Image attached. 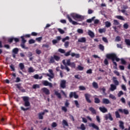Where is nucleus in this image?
Masks as SVG:
<instances>
[{"mask_svg": "<svg viewBox=\"0 0 130 130\" xmlns=\"http://www.w3.org/2000/svg\"><path fill=\"white\" fill-rule=\"evenodd\" d=\"M106 57L107 58H108V59H111L113 63V64H114L115 67H116V68L117 67V63H116V61H119V60H120V59H119V58L117 57V56L116 55L115 53H111V54H108L106 55Z\"/></svg>", "mask_w": 130, "mask_h": 130, "instance_id": "f257e3e1", "label": "nucleus"}, {"mask_svg": "<svg viewBox=\"0 0 130 130\" xmlns=\"http://www.w3.org/2000/svg\"><path fill=\"white\" fill-rule=\"evenodd\" d=\"M113 82L115 85L112 84H111L110 88V90L112 91H114V90H116V86H118V85H119V82L117 80V78L115 77H113Z\"/></svg>", "mask_w": 130, "mask_h": 130, "instance_id": "f03ea898", "label": "nucleus"}, {"mask_svg": "<svg viewBox=\"0 0 130 130\" xmlns=\"http://www.w3.org/2000/svg\"><path fill=\"white\" fill-rule=\"evenodd\" d=\"M71 16L74 20H76V21H78V22H82V21L84 20V16L78 14L73 13L71 14Z\"/></svg>", "mask_w": 130, "mask_h": 130, "instance_id": "7ed1b4c3", "label": "nucleus"}, {"mask_svg": "<svg viewBox=\"0 0 130 130\" xmlns=\"http://www.w3.org/2000/svg\"><path fill=\"white\" fill-rule=\"evenodd\" d=\"M56 61H59L60 60V56L54 54L53 56H51L49 61V63H54Z\"/></svg>", "mask_w": 130, "mask_h": 130, "instance_id": "20e7f679", "label": "nucleus"}, {"mask_svg": "<svg viewBox=\"0 0 130 130\" xmlns=\"http://www.w3.org/2000/svg\"><path fill=\"white\" fill-rule=\"evenodd\" d=\"M72 50H69L68 52L65 53L64 55L65 56H69L71 55L72 57H75L76 58H79L80 57L79 54H76L75 53H71Z\"/></svg>", "mask_w": 130, "mask_h": 130, "instance_id": "39448f33", "label": "nucleus"}, {"mask_svg": "<svg viewBox=\"0 0 130 130\" xmlns=\"http://www.w3.org/2000/svg\"><path fill=\"white\" fill-rule=\"evenodd\" d=\"M23 101L24 102V106L25 107H28L30 106V102H29V97L28 96H22V97Z\"/></svg>", "mask_w": 130, "mask_h": 130, "instance_id": "423d86ee", "label": "nucleus"}, {"mask_svg": "<svg viewBox=\"0 0 130 130\" xmlns=\"http://www.w3.org/2000/svg\"><path fill=\"white\" fill-rule=\"evenodd\" d=\"M84 97L87 103H92V101H91L90 99L91 97H92V95L90 93H85Z\"/></svg>", "mask_w": 130, "mask_h": 130, "instance_id": "0eeeda50", "label": "nucleus"}, {"mask_svg": "<svg viewBox=\"0 0 130 130\" xmlns=\"http://www.w3.org/2000/svg\"><path fill=\"white\" fill-rule=\"evenodd\" d=\"M70 98H73L74 97L75 99H78L79 98V95L77 94L76 92H71L69 94Z\"/></svg>", "mask_w": 130, "mask_h": 130, "instance_id": "6e6552de", "label": "nucleus"}, {"mask_svg": "<svg viewBox=\"0 0 130 130\" xmlns=\"http://www.w3.org/2000/svg\"><path fill=\"white\" fill-rule=\"evenodd\" d=\"M67 66L71 67V68H76V64L74 62H71V59H68L67 60Z\"/></svg>", "mask_w": 130, "mask_h": 130, "instance_id": "1a4fd4ad", "label": "nucleus"}, {"mask_svg": "<svg viewBox=\"0 0 130 130\" xmlns=\"http://www.w3.org/2000/svg\"><path fill=\"white\" fill-rule=\"evenodd\" d=\"M41 91L43 92V93H45L46 95H49L50 94V91H49V89H47L46 87L42 88L41 89Z\"/></svg>", "mask_w": 130, "mask_h": 130, "instance_id": "9d476101", "label": "nucleus"}, {"mask_svg": "<svg viewBox=\"0 0 130 130\" xmlns=\"http://www.w3.org/2000/svg\"><path fill=\"white\" fill-rule=\"evenodd\" d=\"M42 84L43 85H44V86H49L50 87V88H52L53 86H52V83H50L49 82H48L47 80H44L42 82Z\"/></svg>", "mask_w": 130, "mask_h": 130, "instance_id": "9b49d317", "label": "nucleus"}, {"mask_svg": "<svg viewBox=\"0 0 130 130\" xmlns=\"http://www.w3.org/2000/svg\"><path fill=\"white\" fill-rule=\"evenodd\" d=\"M67 81L64 80H62L60 82V87L62 88V89H65L66 87H67Z\"/></svg>", "mask_w": 130, "mask_h": 130, "instance_id": "f8f14e48", "label": "nucleus"}, {"mask_svg": "<svg viewBox=\"0 0 130 130\" xmlns=\"http://www.w3.org/2000/svg\"><path fill=\"white\" fill-rule=\"evenodd\" d=\"M56 40H53L52 41V44L54 45V44H56V43H58L60 40H61V37L60 36H57Z\"/></svg>", "mask_w": 130, "mask_h": 130, "instance_id": "ddd939ff", "label": "nucleus"}, {"mask_svg": "<svg viewBox=\"0 0 130 130\" xmlns=\"http://www.w3.org/2000/svg\"><path fill=\"white\" fill-rule=\"evenodd\" d=\"M67 19H68L69 22L70 23H72V24H73V25H78V22L73 20V19H72V18H71V17H70V15H67Z\"/></svg>", "mask_w": 130, "mask_h": 130, "instance_id": "4468645a", "label": "nucleus"}, {"mask_svg": "<svg viewBox=\"0 0 130 130\" xmlns=\"http://www.w3.org/2000/svg\"><path fill=\"white\" fill-rule=\"evenodd\" d=\"M118 111L119 112H121V113L125 114L126 115H127V114L129 113V112H128V110L125 109H124L123 110H122V109H119Z\"/></svg>", "mask_w": 130, "mask_h": 130, "instance_id": "2eb2a0df", "label": "nucleus"}, {"mask_svg": "<svg viewBox=\"0 0 130 130\" xmlns=\"http://www.w3.org/2000/svg\"><path fill=\"white\" fill-rule=\"evenodd\" d=\"M16 87L17 89H19L20 91H21L22 92H26V90L25 89L23 88V87L21 86V84H16Z\"/></svg>", "mask_w": 130, "mask_h": 130, "instance_id": "dca6fc26", "label": "nucleus"}, {"mask_svg": "<svg viewBox=\"0 0 130 130\" xmlns=\"http://www.w3.org/2000/svg\"><path fill=\"white\" fill-rule=\"evenodd\" d=\"M89 126H91L92 127V128H94V129L96 130H100L99 127L97 126V125L95 124L94 123H92L89 125Z\"/></svg>", "mask_w": 130, "mask_h": 130, "instance_id": "f3484780", "label": "nucleus"}, {"mask_svg": "<svg viewBox=\"0 0 130 130\" xmlns=\"http://www.w3.org/2000/svg\"><path fill=\"white\" fill-rule=\"evenodd\" d=\"M119 126L121 129L123 130L124 129V123L122 121H119Z\"/></svg>", "mask_w": 130, "mask_h": 130, "instance_id": "a211bd4d", "label": "nucleus"}, {"mask_svg": "<svg viewBox=\"0 0 130 130\" xmlns=\"http://www.w3.org/2000/svg\"><path fill=\"white\" fill-rule=\"evenodd\" d=\"M108 116L106 115L105 116V119L106 120H107L108 119L111 120V121H112L113 120V118H112V116H111V114L109 113Z\"/></svg>", "mask_w": 130, "mask_h": 130, "instance_id": "6ab92c4d", "label": "nucleus"}, {"mask_svg": "<svg viewBox=\"0 0 130 130\" xmlns=\"http://www.w3.org/2000/svg\"><path fill=\"white\" fill-rule=\"evenodd\" d=\"M99 110L103 113H105L107 112V109L106 108H105V107H100L99 108Z\"/></svg>", "mask_w": 130, "mask_h": 130, "instance_id": "aec40b11", "label": "nucleus"}, {"mask_svg": "<svg viewBox=\"0 0 130 130\" xmlns=\"http://www.w3.org/2000/svg\"><path fill=\"white\" fill-rule=\"evenodd\" d=\"M88 110H89V111H91V113L92 114H96L97 112H96V110H95V109H94V108L91 107H89L88 109Z\"/></svg>", "mask_w": 130, "mask_h": 130, "instance_id": "412c9836", "label": "nucleus"}, {"mask_svg": "<svg viewBox=\"0 0 130 130\" xmlns=\"http://www.w3.org/2000/svg\"><path fill=\"white\" fill-rule=\"evenodd\" d=\"M88 34L89 36L91 37V38H94V37H95V34H94V32H93V31H92L91 30H89L88 31Z\"/></svg>", "mask_w": 130, "mask_h": 130, "instance_id": "4be33fe9", "label": "nucleus"}, {"mask_svg": "<svg viewBox=\"0 0 130 130\" xmlns=\"http://www.w3.org/2000/svg\"><path fill=\"white\" fill-rule=\"evenodd\" d=\"M44 114H45L44 112L39 113L38 114L39 119H43V115H44Z\"/></svg>", "mask_w": 130, "mask_h": 130, "instance_id": "5701e85b", "label": "nucleus"}, {"mask_svg": "<svg viewBox=\"0 0 130 130\" xmlns=\"http://www.w3.org/2000/svg\"><path fill=\"white\" fill-rule=\"evenodd\" d=\"M99 90L100 92H101L102 94H106V93L105 92L106 91V89L105 88V87H103L100 88Z\"/></svg>", "mask_w": 130, "mask_h": 130, "instance_id": "b1692460", "label": "nucleus"}, {"mask_svg": "<svg viewBox=\"0 0 130 130\" xmlns=\"http://www.w3.org/2000/svg\"><path fill=\"white\" fill-rule=\"evenodd\" d=\"M54 94H55V95H56V96H57V97L59 99H61V94H60V93L58 92V91L55 90Z\"/></svg>", "mask_w": 130, "mask_h": 130, "instance_id": "393cba45", "label": "nucleus"}, {"mask_svg": "<svg viewBox=\"0 0 130 130\" xmlns=\"http://www.w3.org/2000/svg\"><path fill=\"white\" fill-rule=\"evenodd\" d=\"M103 103L104 104H109V103H110V101L107 99H103Z\"/></svg>", "mask_w": 130, "mask_h": 130, "instance_id": "a878e982", "label": "nucleus"}, {"mask_svg": "<svg viewBox=\"0 0 130 130\" xmlns=\"http://www.w3.org/2000/svg\"><path fill=\"white\" fill-rule=\"evenodd\" d=\"M78 42L85 43V42H86V38L82 37L81 38L79 39Z\"/></svg>", "mask_w": 130, "mask_h": 130, "instance_id": "bb28decb", "label": "nucleus"}, {"mask_svg": "<svg viewBox=\"0 0 130 130\" xmlns=\"http://www.w3.org/2000/svg\"><path fill=\"white\" fill-rule=\"evenodd\" d=\"M92 87H93L94 89H98V88H99V86H98V83L95 82H93L92 83Z\"/></svg>", "mask_w": 130, "mask_h": 130, "instance_id": "cd10ccee", "label": "nucleus"}, {"mask_svg": "<svg viewBox=\"0 0 130 130\" xmlns=\"http://www.w3.org/2000/svg\"><path fill=\"white\" fill-rule=\"evenodd\" d=\"M13 53H14V54H18V52H19V49L17 48H14L12 50Z\"/></svg>", "mask_w": 130, "mask_h": 130, "instance_id": "c85d7f7f", "label": "nucleus"}, {"mask_svg": "<svg viewBox=\"0 0 130 130\" xmlns=\"http://www.w3.org/2000/svg\"><path fill=\"white\" fill-rule=\"evenodd\" d=\"M19 67L20 70H21V71H23V70H24V69H25V66L24 65V63H20L19 64Z\"/></svg>", "mask_w": 130, "mask_h": 130, "instance_id": "c756f323", "label": "nucleus"}, {"mask_svg": "<svg viewBox=\"0 0 130 130\" xmlns=\"http://www.w3.org/2000/svg\"><path fill=\"white\" fill-rule=\"evenodd\" d=\"M62 125H65V126H69V123H68V121L66 120H63L62 122Z\"/></svg>", "mask_w": 130, "mask_h": 130, "instance_id": "7c9ffc66", "label": "nucleus"}, {"mask_svg": "<svg viewBox=\"0 0 130 130\" xmlns=\"http://www.w3.org/2000/svg\"><path fill=\"white\" fill-rule=\"evenodd\" d=\"M120 23H119V22H118V20L114 19L113 20V25H115V26H117L118 25H120Z\"/></svg>", "mask_w": 130, "mask_h": 130, "instance_id": "2f4dec72", "label": "nucleus"}, {"mask_svg": "<svg viewBox=\"0 0 130 130\" xmlns=\"http://www.w3.org/2000/svg\"><path fill=\"white\" fill-rule=\"evenodd\" d=\"M116 18H117V19H118V20H121L122 21H125V20L124 19V18H123V16H121L120 15L116 16Z\"/></svg>", "mask_w": 130, "mask_h": 130, "instance_id": "473e14b6", "label": "nucleus"}, {"mask_svg": "<svg viewBox=\"0 0 130 130\" xmlns=\"http://www.w3.org/2000/svg\"><path fill=\"white\" fill-rule=\"evenodd\" d=\"M35 70L33 69V67H30L28 69V73H34Z\"/></svg>", "mask_w": 130, "mask_h": 130, "instance_id": "72a5a7b5", "label": "nucleus"}, {"mask_svg": "<svg viewBox=\"0 0 130 130\" xmlns=\"http://www.w3.org/2000/svg\"><path fill=\"white\" fill-rule=\"evenodd\" d=\"M94 103H95V104H99V103H100V99L98 98H95Z\"/></svg>", "mask_w": 130, "mask_h": 130, "instance_id": "f704fd0d", "label": "nucleus"}, {"mask_svg": "<svg viewBox=\"0 0 130 130\" xmlns=\"http://www.w3.org/2000/svg\"><path fill=\"white\" fill-rule=\"evenodd\" d=\"M99 48L102 51H104V46L102 44H100L99 45Z\"/></svg>", "mask_w": 130, "mask_h": 130, "instance_id": "c9c22d12", "label": "nucleus"}, {"mask_svg": "<svg viewBox=\"0 0 130 130\" xmlns=\"http://www.w3.org/2000/svg\"><path fill=\"white\" fill-rule=\"evenodd\" d=\"M105 25L107 28H109V27H111V23H110L109 21H106L105 22Z\"/></svg>", "mask_w": 130, "mask_h": 130, "instance_id": "e433bc0d", "label": "nucleus"}, {"mask_svg": "<svg viewBox=\"0 0 130 130\" xmlns=\"http://www.w3.org/2000/svg\"><path fill=\"white\" fill-rule=\"evenodd\" d=\"M40 85L39 84H34L32 85V89H39Z\"/></svg>", "mask_w": 130, "mask_h": 130, "instance_id": "4c0bfd02", "label": "nucleus"}, {"mask_svg": "<svg viewBox=\"0 0 130 130\" xmlns=\"http://www.w3.org/2000/svg\"><path fill=\"white\" fill-rule=\"evenodd\" d=\"M125 43L126 44V45H128V46H130V40L129 39H125Z\"/></svg>", "mask_w": 130, "mask_h": 130, "instance_id": "58836bf2", "label": "nucleus"}, {"mask_svg": "<svg viewBox=\"0 0 130 130\" xmlns=\"http://www.w3.org/2000/svg\"><path fill=\"white\" fill-rule=\"evenodd\" d=\"M115 116L117 118H120V114H119V113L118 111H116L115 112Z\"/></svg>", "mask_w": 130, "mask_h": 130, "instance_id": "ea45409f", "label": "nucleus"}, {"mask_svg": "<svg viewBox=\"0 0 130 130\" xmlns=\"http://www.w3.org/2000/svg\"><path fill=\"white\" fill-rule=\"evenodd\" d=\"M79 89L80 91H85V90H86V87L84 86H80Z\"/></svg>", "mask_w": 130, "mask_h": 130, "instance_id": "a19ab883", "label": "nucleus"}, {"mask_svg": "<svg viewBox=\"0 0 130 130\" xmlns=\"http://www.w3.org/2000/svg\"><path fill=\"white\" fill-rule=\"evenodd\" d=\"M61 110L62 111H64V112L66 113L68 111V109L67 108V107L62 106L61 107Z\"/></svg>", "mask_w": 130, "mask_h": 130, "instance_id": "79ce46f5", "label": "nucleus"}, {"mask_svg": "<svg viewBox=\"0 0 130 130\" xmlns=\"http://www.w3.org/2000/svg\"><path fill=\"white\" fill-rule=\"evenodd\" d=\"M49 73L50 74L51 76H53V78H54V74H53V71L52 69H49L48 70Z\"/></svg>", "mask_w": 130, "mask_h": 130, "instance_id": "37998d69", "label": "nucleus"}, {"mask_svg": "<svg viewBox=\"0 0 130 130\" xmlns=\"http://www.w3.org/2000/svg\"><path fill=\"white\" fill-rule=\"evenodd\" d=\"M20 46L22 47V48H23V49H28V47L25 46V44L21 43L20 44Z\"/></svg>", "mask_w": 130, "mask_h": 130, "instance_id": "c03bdc74", "label": "nucleus"}, {"mask_svg": "<svg viewBox=\"0 0 130 130\" xmlns=\"http://www.w3.org/2000/svg\"><path fill=\"white\" fill-rule=\"evenodd\" d=\"M43 75L47 76V77H49V78H51V79H53V76H52L48 73H47V74L43 73Z\"/></svg>", "mask_w": 130, "mask_h": 130, "instance_id": "a18cd8bd", "label": "nucleus"}, {"mask_svg": "<svg viewBox=\"0 0 130 130\" xmlns=\"http://www.w3.org/2000/svg\"><path fill=\"white\" fill-rule=\"evenodd\" d=\"M120 60L122 64H126V61L124 59L122 58L120 59Z\"/></svg>", "mask_w": 130, "mask_h": 130, "instance_id": "49530a36", "label": "nucleus"}, {"mask_svg": "<svg viewBox=\"0 0 130 130\" xmlns=\"http://www.w3.org/2000/svg\"><path fill=\"white\" fill-rule=\"evenodd\" d=\"M74 103L76 107H77L78 108H80V104H79V102H78V101L77 100L75 101Z\"/></svg>", "mask_w": 130, "mask_h": 130, "instance_id": "de8ad7c7", "label": "nucleus"}, {"mask_svg": "<svg viewBox=\"0 0 130 130\" xmlns=\"http://www.w3.org/2000/svg\"><path fill=\"white\" fill-rule=\"evenodd\" d=\"M80 129L81 130H85L86 129V127L85 126V124H81L80 127Z\"/></svg>", "mask_w": 130, "mask_h": 130, "instance_id": "09e8293b", "label": "nucleus"}, {"mask_svg": "<svg viewBox=\"0 0 130 130\" xmlns=\"http://www.w3.org/2000/svg\"><path fill=\"white\" fill-rule=\"evenodd\" d=\"M28 43L29 44H33L35 43V40L31 39L28 41Z\"/></svg>", "mask_w": 130, "mask_h": 130, "instance_id": "8fccbe9b", "label": "nucleus"}, {"mask_svg": "<svg viewBox=\"0 0 130 130\" xmlns=\"http://www.w3.org/2000/svg\"><path fill=\"white\" fill-rule=\"evenodd\" d=\"M115 41H117V42H119V41H121V39L120 38V37L117 36L115 39Z\"/></svg>", "mask_w": 130, "mask_h": 130, "instance_id": "3c124183", "label": "nucleus"}, {"mask_svg": "<svg viewBox=\"0 0 130 130\" xmlns=\"http://www.w3.org/2000/svg\"><path fill=\"white\" fill-rule=\"evenodd\" d=\"M24 36H21V40H22V43H23L25 44V42H27V41L26 40H25V38H24Z\"/></svg>", "mask_w": 130, "mask_h": 130, "instance_id": "603ef678", "label": "nucleus"}, {"mask_svg": "<svg viewBox=\"0 0 130 130\" xmlns=\"http://www.w3.org/2000/svg\"><path fill=\"white\" fill-rule=\"evenodd\" d=\"M77 32L79 34H83V33H84V30H83V29H82L79 28L78 29H77Z\"/></svg>", "mask_w": 130, "mask_h": 130, "instance_id": "864d4df0", "label": "nucleus"}, {"mask_svg": "<svg viewBox=\"0 0 130 130\" xmlns=\"http://www.w3.org/2000/svg\"><path fill=\"white\" fill-rule=\"evenodd\" d=\"M77 69L78 71H83V70H84V67H82L80 65H79L77 67Z\"/></svg>", "mask_w": 130, "mask_h": 130, "instance_id": "5fc2aeb1", "label": "nucleus"}, {"mask_svg": "<svg viewBox=\"0 0 130 130\" xmlns=\"http://www.w3.org/2000/svg\"><path fill=\"white\" fill-rule=\"evenodd\" d=\"M51 126L52 127H56V126H57V123H56L55 122H54L52 123Z\"/></svg>", "mask_w": 130, "mask_h": 130, "instance_id": "6e6d98bb", "label": "nucleus"}, {"mask_svg": "<svg viewBox=\"0 0 130 130\" xmlns=\"http://www.w3.org/2000/svg\"><path fill=\"white\" fill-rule=\"evenodd\" d=\"M64 105L65 107H69V106H70V103H69V101L66 100Z\"/></svg>", "mask_w": 130, "mask_h": 130, "instance_id": "4d7b16f0", "label": "nucleus"}, {"mask_svg": "<svg viewBox=\"0 0 130 130\" xmlns=\"http://www.w3.org/2000/svg\"><path fill=\"white\" fill-rule=\"evenodd\" d=\"M42 52L41 51V50H40L38 49L36 50V53H37V54H39V55L41 54Z\"/></svg>", "mask_w": 130, "mask_h": 130, "instance_id": "13d9d810", "label": "nucleus"}, {"mask_svg": "<svg viewBox=\"0 0 130 130\" xmlns=\"http://www.w3.org/2000/svg\"><path fill=\"white\" fill-rule=\"evenodd\" d=\"M36 40L37 41H38V42H41V40H42V37H39V38H37L36 39Z\"/></svg>", "mask_w": 130, "mask_h": 130, "instance_id": "bf43d9fd", "label": "nucleus"}, {"mask_svg": "<svg viewBox=\"0 0 130 130\" xmlns=\"http://www.w3.org/2000/svg\"><path fill=\"white\" fill-rule=\"evenodd\" d=\"M102 40L104 41V42H105V43H108V40H107V38L103 37L102 38Z\"/></svg>", "mask_w": 130, "mask_h": 130, "instance_id": "052dcab7", "label": "nucleus"}, {"mask_svg": "<svg viewBox=\"0 0 130 130\" xmlns=\"http://www.w3.org/2000/svg\"><path fill=\"white\" fill-rule=\"evenodd\" d=\"M124 29H128V24L127 23H124L123 25Z\"/></svg>", "mask_w": 130, "mask_h": 130, "instance_id": "680f3d73", "label": "nucleus"}, {"mask_svg": "<svg viewBox=\"0 0 130 130\" xmlns=\"http://www.w3.org/2000/svg\"><path fill=\"white\" fill-rule=\"evenodd\" d=\"M122 95H123V92L122 91H120L118 93V96L121 97Z\"/></svg>", "mask_w": 130, "mask_h": 130, "instance_id": "e2e57ef3", "label": "nucleus"}, {"mask_svg": "<svg viewBox=\"0 0 130 130\" xmlns=\"http://www.w3.org/2000/svg\"><path fill=\"white\" fill-rule=\"evenodd\" d=\"M58 31L59 32V33H60V34H64V30H63L60 28H58Z\"/></svg>", "mask_w": 130, "mask_h": 130, "instance_id": "0e129e2a", "label": "nucleus"}, {"mask_svg": "<svg viewBox=\"0 0 130 130\" xmlns=\"http://www.w3.org/2000/svg\"><path fill=\"white\" fill-rule=\"evenodd\" d=\"M58 51H59V52H60V53H66V51H64V50H63L62 49H59Z\"/></svg>", "mask_w": 130, "mask_h": 130, "instance_id": "69168bd1", "label": "nucleus"}, {"mask_svg": "<svg viewBox=\"0 0 130 130\" xmlns=\"http://www.w3.org/2000/svg\"><path fill=\"white\" fill-rule=\"evenodd\" d=\"M96 118L98 122H99V123H100V122H101L100 120V117H99V116H96Z\"/></svg>", "mask_w": 130, "mask_h": 130, "instance_id": "338daca9", "label": "nucleus"}, {"mask_svg": "<svg viewBox=\"0 0 130 130\" xmlns=\"http://www.w3.org/2000/svg\"><path fill=\"white\" fill-rule=\"evenodd\" d=\"M121 88H122V90H123L124 91H126V87H125V85H124L123 84L122 85Z\"/></svg>", "mask_w": 130, "mask_h": 130, "instance_id": "774afa93", "label": "nucleus"}]
</instances>
